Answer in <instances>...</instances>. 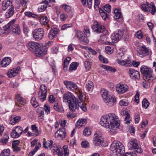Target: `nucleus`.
I'll use <instances>...</instances> for the list:
<instances>
[{"mask_svg":"<svg viewBox=\"0 0 156 156\" xmlns=\"http://www.w3.org/2000/svg\"><path fill=\"white\" fill-rule=\"evenodd\" d=\"M118 118L113 113H109L108 115L102 116L100 122L104 127L108 129V132L111 135L116 134L117 129L119 125Z\"/></svg>","mask_w":156,"mask_h":156,"instance_id":"nucleus-1","label":"nucleus"},{"mask_svg":"<svg viewBox=\"0 0 156 156\" xmlns=\"http://www.w3.org/2000/svg\"><path fill=\"white\" fill-rule=\"evenodd\" d=\"M27 46L30 51H35L37 56H43L46 53L47 51L46 47L41 45L38 43L34 42H31L28 43Z\"/></svg>","mask_w":156,"mask_h":156,"instance_id":"nucleus-2","label":"nucleus"},{"mask_svg":"<svg viewBox=\"0 0 156 156\" xmlns=\"http://www.w3.org/2000/svg\"><path fill=\"white\" fill-rule=\"evenodd\" d=\"M110 149L115 156H121L124 151V147L122 143L115 140L111 144Z\"/></svg>","mask_w":156,"mask_h":156,"instance_id":"nucleus-3","label":"nucleus"},{"mask_svg":"<svg viewBox=\"0 0 156 156\" xmlns=\"http://www.w3.org/2000/svg\"><path fill=\"white\" fill-rule=\"evenodd\" d=\"M78 99L77 100V101L74 105L73 106H70V110L73 112L76 109H78L80 107L83 111L86 112L87 111V108L86 107V104L83 101L82 98V94H80L79 92L78 94Z\"/></svg>","mask_w":156,"mask_h":156,"instance_id":"nucleus-4","label":"nucleus"},{"mask_svg":"<svg viewBox=\"0 0 156 156\" xmlns=\"http://www.w3.org/2000/svg\"><path fill=\"white\" fill-rule=\"evenodd\" d=\"M15 22V20H13L3 27L2 30L4 31L5 33H7L10 31L15 34H19L20 32V27L17 24L14 25Z\"/></svg>","mask_w":156,"mask_h":156,"instance_id":"nucleus-5","label":"nucleus"},{"mask_svg":"<svg viewBox=\"0 0 156 156\" xmlns=\"http://www.w3.org/2000/svg\"><path fill=\"white\" fill-rule=\"evenodd\" d=\"M140 71L143 75L144 80L151 81L154 79V77L152 75L151 69L148 67L142 66L140 68Z\"/></svg>","mask_w":156,"mask_h":156,"instance_id":"nucleus-6","label":"nucleus"},{"mask_svg":"<svg viewBox=\"0 0 156 156\" xmlns=\"http://www.w3.org/2000/svg\"><path fill=\"white\" fill-rule=\"evenodd\" d=\"M63 101L64 102L69 104V108L70 109V106H73L74 105L78 99L76 98L71 93L65 94L63 96Z\"/></svg>","mask_w":156,"mask_h":156,"instance_id":"nucleus-7","label":"nucleus"},{"mask_svg":"<svg viewBox=\"0 0 156 156\" xmlns=\"http://www.w3.org/2000/svg\"><path fill=\"white\" fill-rule=\"evenodd\" d=\"M64 84L66 86L67 89L75 91L78 95L79 92L80 94H82L80 90L78 89L77 85L75 83L72 81L65 80L64 82Z\"/></svg>","mask_w":156,"mask_h":156,"instance_id":"nucleus-8","label":"nucleus"},{"mask_svg":"<svg viewBox=\"0 0 156 156\" xmlns=\"http://www.w3.org/2000/svg\"><path fill=\"white\" fill-rule=\"evenodd\" d=\"M128 146L130 150H133L138 153H141L142 151L138 145V142L135 139H132L128 143Z\"/></svg>","mask_w":156,"mask_h":156,"instance_id":"nucleus-9","label":"nucleus"},{"mask_svg":"<svg viewBox=\"0 0 156 156\" xmlns=\"http://www.w3.org/2000/svg\"><path fill=\"white\" fill-rule=\"evenodd\" d=\"M93 31L97 33H102L104 35H106L108 33V31L106 30H103L105 27L99 24L98 21H96L94 22V25L92 26Z\"/></svg>","mask_w":156,"mask_h":156,"instance_id":"nucleus-10","label":"nucleus"},{"mask_svg":"<svg viewBox=\"0 0 156 156\" xmlns=\"http://www.w3.org/2000/svg\"><path fill=\"white\" fill-rule=\"evenodd\" d=\"M47 93V87L44 84L41 85L38 95V98L41 101L43 102L46 100Z\"/></svg>","mask_w":156,"mask_h":156,"instance_id":"nucleus-11","label":"nucleus"},{"mask_svg":"<svg viewBox=\"0 0 156 156\" xmlns=\"http://www.w3.org/2000/svg\"><path fill=\"white\" fill-rule=\"evenodd\" d=\"M48 147L55 154H57L58 156H63V153L60 151L58 145L55 144H53L52 140L50 141Z\"/></svg>","mask_w":156,"mask_h":156,"instance_id":"nucleus-12","label":"nucleus"},{"mask_svg":"<svg viewBox=\"0 0 156 156\" xmlns=\"http://www.w3.org/2000/svg\"><path fill=\"white\" fill-rule=\"evenodd\" d=\"M104 143L102 134L99 132L95 133L94 137V143L96 146H100Z\"/></svg>","mask_w":156,"mask_h":156,"instance_id":"nucleus-13","label":"nucleus"},{"mask_svg":"<svg viewBox=\"0 0 156 156\" xmlns=\"http://www.w3.org/2000/svg\"><path fill=\"white\" fill-rule=\"evenodd\" d=\"M44 34V29L42 28L36 29L33 32V37L37 40H41Z\"/></svg>","mask_w":156,"mask_h":156,"instance_id":"nucleus-14","label":"nucleus"},{"mask_svg":"<svg viewBox=\"0 0 156 156\" xmlns=\"http://www.w3.org/2000/svg\"><path fill=\"white\" fill-rule=\"evenodd\" d=\"M23 131L22 128L19 126H16L12 129V131L11 134L12 137L17 138L22 134Z\"/></svg>","mask_w":156,"mask_h":156,"instance_id":"nucleus-15","label":"nucleus"},{"mask_svg":"<svg viewBox=\"0 0 156 156\" xmlns=\"http://www.w3.org/2000/svg\"><path fill=\"white\" fill-rule=\"evenodd\" d=\"M150 52V50L144 45L139 47L137 49V55L140 57L148 55Z\"/></svg>","mask_w":156,"mask_h":156,"instance_id":"nucleus-16","label":"nucleus"},{"mask_svg":"<svg viewBox=\"0 0 156 156\" xmlns=\"http://www.w3.org/2000/svg\"><path fill=\"white\" fill-rule=\"evenodd\" d=\"M129 88V87L126 84L119 83L117 84L116 90L118 93L121 94L127 91Z\"/></svg>","mask_w":156,"mask_h":156,"instance_id":"nucleus-17","label":"nucleus"},{"mask_svg":"<svg viewBox=\"0 0 156 156\" xmlns=\"http://www.w3.org/2000/svg\"><path fill=\"white\" fill-rule=\"evenodd\" d=\"M106 105L109 107H112L116 104V100L115 97L110 96L103 100Z\"/></svg>","mask_w":156,"mask_h":156,"instance_id":"nucleus-18","label":"nucleus"},{"mask_svg":"<svg viewBox=\"0 0 156 156\" xmlns=\"http://www.w3.org/2000/svg\"><path fill=\"white\" fill-rule=\"evenodd\" d=\"M128 73L130 77L133 80H138L140 78V74L139 72L134 69H129L128 70Z\"/></svg>","mask_w":156,"mask_h":156,"instance_id":"nucleus-19","label":"nucleus"},{"mask_svg":"<svg viewBox=\"0 0 156 156\" xmlns=\"http://www.w3.org/2000/svg\"><path fill=\"white\" fill-rule=\"evenodd\" d=\"M123 35V32L119 30L115 32L112 35L111 39L113 42H117L122 37Z\"/></svg>","mask_w":156,"mask_h":156,"instance_id":"nucleus-20","label":"nucleus"},{"mask_svg":"<svg viewBox=\"0 0 156 156\" xmlns=\"http://www.w3.org/2000/svg\"><path fill=\"white\" fill-rule=\"evenodd\" d=\"M55 135L57 138L60 139H64L66 136V132L65 129L62 128L57 131L55 133Z\"/></svg>","mask_w":156,"mask_h":156,"instance_id":"nucleus-21","label":"nucleus"},{"mask_svg":"<svg viewBox=\"0 0 156 156\" xmlns=\"http://www.w3.org/2000/svg\"><path fill=\"white\" fill-rule=\"evenodd\" d=\"M20 69V68L18 67L9 70L7 73L8 77L11 78L16 76L18 74Z\"/></svg>","mask_w":156,"mask_h":156,"instance_id":"nucleus-22","label":"nucleus"},{"mask_svg":"<svg viewBox=\"0 0 156 156\" xmlns=\"http://www.w3.org/2000/svg\"><path fill=\"white\" fill-rule=\"evenodd\" d=\"M58 32V30L56 28H51L48 34V37L50 39H53Z\"/></svg>","mask_w":156,"mask_h":156,"instance_id":"nucleus-23","label":"nucleus"},{"mask_svg":"<svg viewBox=\"0 0 156 156\" xmlns=\"http://www.w3.org/2000/svg\"><path fill=\"white\" fill-rule=\"evenodd\" d=\"M11 62L10 58L8 57H5L1 62V65L2 67H6L9 65Z\"/></svg>","mask_w":156,"mask_h":156,"instance_id":"nucleus-24","label":"nucleus"},{"mask_svg":"<svg viewBox=\"0 0 156 156\" xmlns=\"http://www.w3.org/2000/svg\"><path fill=\"white\" fill-rule=\"evenodd\" d=\"M62 7L66 12L69 14L71 17L73 16L74 14V12L70 6L65 4L63 5Z\"/></svg>","mask_w":156,"mask_h":156,"instance_id":"nucleus-25","label":"nucleus"},{"mask_svg":"<svg viewBox=\"0 0 156 156\" xmlns=\"http://www.w3.org/2000/svg\"><path fill=\"white\" fill-rule=\"evenodd\" d=\"M12 5V2L9 0H5L2 3V8L3 10H5L8 8H10Z\"/></svg>","mask_w":156,"mask_h":156,"instance_id":"nucleus-26","label":"nucleus"},{"mask_svg":"<svg viewBox=\"0 0 156 156\" xmlns=\"http://www.w3.org/2000/svg\"><path fill=\"white\" fill-rule=\"evenodd\" d=\"M101 94L103 99V100L111 95L109 94L108 91L104 88L101 89Z\"/></svg>","mask_w":156,"mask_h":156,"instance_id":"nucleus-27","label":"nucleus"},{"mask_svg":"<svg viewBox=\"0 0 156 156\" xmlns=\"http://www.w3.org/2000/svg\"><path fill=\"white\" fill-rule=\"evenodd\" d=\"M94 87V83L92 81H88L87 83L86 88L87 91L91 92L93 90Z\"/></svg>","mask_w":156,"mask_h":156,"instance_id":"nucleus-28","label":"nucleus"},{"mask_svg":"<svg viewBox=\"0 0 156 156\" xmlns=\"http://www.w3.org/2000/svg\"><path fill=\"white\" fill-rule=\"evenodd\" d=\"M37 112L38 116L40 117V120L41 121H42L43 120V117L44 114L43 108H39L37 109Z\"/></svg>","mask_w":156,"mask_h":156,"instance_id":"nucleus-29","label":"nucleus"},{"mask_svg":"<svg viewBox=\"0 0 156 156\" xmlns=\"http://www.w3.org/2000/svg\"><path fill=\"white\" fill-rule=\"evenodd\" d=\"M115 16L114 18L116 19H122V15L120 12V10L118 9H115L114 10Z\"/></svg>","mask_w":156,"mask_h":156,"instance_id":"nucleus-30","label":"nucleus"},{"mask_svg":"<svg viewBox=\"0 0 156 156\" xmlns=\"http://www.w3.org/2000/svg\"><path fill=\"white\" fill-rule=\"evenodd\" d=\"M92 0H81L82 4L83 6L91 9L92 6Z\"/></svg>","mask_w":156,"mask_h":156,"instance_id":"nucleus-31","label":"nucleus"},{"mask_svg":"<svg viewBox=\"0 0 156 156\" xmlns=\"http://www.w3.org/2000/svg\"><path fill=\"white\" fill-rule=\"evenodd\" d=\"M14 11L13 6H10V8L9 10L5 14V16L7 18H9L11 17L13 14Z\"/></svg>","mask_w":156,"mask_h":156,"instance_id":"nucleus-32","label":"nucleus"},{"mask_svg":"<svg viewBox=\"0 0 156 156\" xmlns=\"http://www.w3.org/2000/svg\"><path fill=\"white\" fill-rule=\"evenodd\" d=\"M40 18V21L41 24L45 25H47L48 23V20L47 16H42L40 17V16L38 17Z\"/></svg>","mask_w":156,"mask_h":156,"instance_id":"nucleus-33","label":"nucleus"},{"mask_svg":"<svg viewBox=\"0 0 156 156\" xmlns=\"http://www.w3.org/2000/svg\"><path fill=\"white\" fill-rule=\"evenodd\" d=\"M87 123V120L85 119H79L76 122L77 126L81 127L85 126Z\"/></svg>","mask_w":156,"mask_h":156,"instance_id":"nucleus-34","label":"nucleus"},{"mask_svg":"<svg viewBox=\"0 0 156 156\" xmlns=\"http://www.w3.org/2000/svg\"><path fill=\"white\" fill-rule=\"evenodd\" d=\"M117 62L118 63L122 66H129L130 63V61L129 60H118Z\"/></svg>","mask_w":156,"mask_h":156,"instance_id":"nucleus-35","label":"nucleus"},{"mask_svg":"<svg viewBox=\"0 0 156 156\" xmlns=\"http://www.w3.org/2000/svg\"><path fill=\"white\" fill-rule=\"evenodd\" d=\"M100 66L103 69L107 71L114 72L115 71V69L112 68V67L110 66L104 65H101Z\"/></svg>","mask_w":156,"mask_h":156,"instance_id":"nucleus-36","label":"nucleus"},{"mask_svg":"<svg viewBox=\"0 0 156 156\" xmlns=\"http://www.w3.org/2000/svg\"><path fill=\"white\" fill-rule=\"evenodd\" d=\"M12 119L11 120V124H13L12 123L15 124L18 122L21 119V117L19 116H16L13 115L11 117Z\"/></svg>","mask_w":156,"mask_h":156,"instance_id":"nucleus-37","label":"nucleus"},{"mask_svg":"<svg viewBox=\"0 0 156 156\" xmlns=\"http://www.w3.org/2000/svg\"><path fill=\"white\" fill-rule=\"evenodd\" d=\"M78 66V64L76 62L72 63L70 65V67L69 69V71H72L76 69Z\"/></svg>","mask_w":156,"mask_h":156,"instance_id":"nucleus-38","label":"nucleus"},{"mask_svg":"<svg viewBox=\"0 0 156 156\" xmlns=\"http://www.w3.org/2000/svg\"><path fill=\"white\" fill-rule=\"evenodd\" d=\"M9 139L8 134H5L4 135V137L1 139L0 142L3 144H5L8 142Z\"/></svg>","mask_w":156,"mask_h":156,"instance_id":"nucleus-39","label":"nucleus"},{"mask_svg":"<svg viewBox=\"0 0 156 156\" xmlns=\"http://www.w3.org/2000/svg\"><path fill=\"white\" fill-rule=\"evenodd\" d=\"M41 146V144L40 143H38V145L36 146L34 150L32 151L29 153L28 154L29 156H33V155L35 154V152H36L38 150Z\"/></svg>","mask_w":156,"mask_h":156,"instance_id":"nucleus-40","label":"nucleus"},{"mask_svg":"<svg viewBox=\"0 0 156 156\" xmlns=\"http://www.w3.org/2000/svg\"><path fill=\"white\" fill-rule=\"evenodd\" d=\"M16 97L18 101L19 102L21 105H25L26 104V101L20 94H17L16 95Z\"/></svg>","mask_w":156,"mask_h":156,"instance_id":"nucleus-41","label":"nucleus"},{"mask_svg":"<svg viewBox=\"0 0 156 156\" xmlns=\"http://www.w3.org/2000/svg\"><path fill=\"white\" fill-rule=\"evenodd\" d=\"M71 60V58L69 57H68L66 58L64 61V67L63 69L64 70H65V69L66 68V69H67V67L68 66L69 62Z\"/></svg>","mask_w":156,"mask_h":156,"instance_id":"nucleus-42","label":"nucleus"},{"mask_svg":"<svg viewBox=\"0 0 156 156\" xmlns=\"http://www.w3.org/2000/svg\"><path fill=\"white\" fill-rule=\"evenodd\" d=\"M30 102L32 105L35 108H37L38 106V103L36 101L35 97H33L31 99Z\"/></svg>","mask_w":156,"mask_h":156,"instance_id":"nucleus-43","label":"nucleus"},{"mask_svg":"<svg viewBox=\"0 0 156 156\" xmlns=\"http://www.w3.org/2000/svg\"><path fill=\"white\" fill-rule=\"evenodd\" d=\"M54 109L58 112H61L63 110L62 106L58 104V103H55L54 107Z\"/></svg>","mask_w":156,"mask_h":156,"instance_id":"nucleus-44","label":"nucleus"},{"mask_svg":"<svg viewBox=\"0 0 156 156\" xmlns=\"http://www.w3.org/2000/svg\"><path fill=\"white\" fill-rule=\"evenodd\" d=\"M145 80V81L143 83V86L145 88L147 89L150 87L151 83L153 81H149L146 80Z\"/></svg>","mask_w":156,"mask_h":156,"instance_id":"nucleus-45","label":"nucleus"},{"mask_svg":"<svg viewBox=\"0 0 156 156\" xmlns=\"http://www.w3.org/2000/svg\"><path fill=\"white\" fill-rule=\"evenodd\" d=\"M99 12L100 13L101 16L103 19L105 20L108 17V14L105 13L102 9H99Z\"/></svg>","mask_w":156,"mask_h":156,"instance_id":"nucleus-46","label":"nucleus"},{"mask_svg":"<svg viewBox=\"0 0 156 156\" xmlns=\"http://www.w3.org/2000/svg\"><path fill=\"white\" fill-rule=\"evenodd\" d=\"M83 36H84V35L82 31L78 30H76L75 36L78 38L79 40Z\"/></svg>","mask_w":156,"mask_h":156,"instance_id":"nucleus-47","label":"nucleus"},{"mask_svg":"<svg viewBox=\"0 0 156 156\" xmlns=\"http://www.w3.org/2000/svg\"><path fill=\"white\" fill-rule=\"evenodd\" d=\"M149 105V103L148 101L146 98L143 99L142 101V107L145 108H147Z\"/></svg>","mask_w":156,"mask_h":156,"instance_id":"nucleus-48","label":"nucleus"},{"mask_svg":"<svg viewBox=\"0 0 156 156\" xmlns=\"http://www.w3.org/2000/svg\"><path fill=\"white\" fill-rule=\"evenodd\" d=\"M63 149L64 150V156H69V150L68 147L66 146H64L63 147Z\"/></svg>","mask_w":156,"mask_h":156,"instance_id":"nucleus-49","label":"nucleus"},{"mask_svg":"<svg viewBox=\"0 0 156 156\" xmlns=\"http://www.w3.org/2000/svg\"><path fill=\"white\" fill-rule=\"evenodd\" d=\"M9 149L4 150L2 151L0 156H8L9 155Z\"/></svg>","mask_w":156,"mask_h":156,"instance_id":"nucleus-50","label":"nucleus"},{"mask_svg":"<svg viewBox=\"0 0 156 156\" xmlns=\"http://www.w3.org/2000/svg\"><path fill=\"white\" fill-rule=\"evenodd\" d=\"M83 134L86 136H88L90 135L91 131L89 128L86 127L83 130Z\"/></svg>","mask_w":156,"mask_h":156,"instance_id":"nucleus-51","label":"nucleus"},{"mask_svg":"<svg viewBox=\"0 0 156 156\" xmlns=\"http://www.w3.org/2000/svg\"><path fill=\"white\" fill-rule=\"evenodd\" d=\"M73 26V25L71 24H66L63 25L61 27V30H64L67 29L68 28L71 27Z\"/></svg>","mask_w":156,"mask_h":156,"instance_id":"nucleus-52","label":"nucleus"},{"mask_svg":"<svg viewBox=\"0 0 156 156\" xmlns=\"http://www.w3.org/2000/svg\"><path fill=\"white\" fill-rule=\"evenodd\" d=\"M25 14L27 16L34 18H37V16L32 13L31 12H25Z\"/></svg>","mask_w":156,"mask_h":156,"instance_id":"nucleus-53","label":"nucleus"},{"mask_svg":"<svg viewBox=\"0 0 156 156\" xmlns=\"http://www.w3.org/2000/svg\"><path fill=\"white\" fill-rule=\"evenodd\" d=\"M80 42L82 44L87 43L88 42V40L87 37L83 36L79 40Z\"/></svg>","mask_w":156,"mask_h":156,"instance_id":"nucleus-54","label":"nucleus"},{"mask_svg":"<svg viewBox=\"0 0 156 156\" xmlns=\"http://www.w3.org/2000/svg\"><path fill=\"white\" fill-rule=\"evenodd\" d=\"M99 58L101 62L103 63H107L108 62V60L107 59L105 58L101 55L99 56Z\"/></svg>","mask_w":156,"mask_h":156,"instance_id":"nucleus-55","label":"nucleus"},{"mask_svg":"<svg viewBox=\"0 0 156 156\" xmlns=\"http://www.w3.org/2000/svg\"><path fill=\"white\" fill-rule=\"evenodd\" d=\"M111 6L107 4L104 6V10L108 13L111 12Z\"/></svg>","mask_w":156,"mask_h":156,"instance_id":"nucleus-56","label":"nucleus"},{"mask_svg":"<svg viewBox=\"0 0 156 156\" xmlns=\"http://www.w3.org/2000/svg\"><path fill=\"white\" fill-rule=\"evenodd\" d=\"M129 103L127 100H121L119 102V105L121 106H126L128 105Z\"/></svg>","mask_w":156,"mask_h":156,"instance_id":"nucleus-57","label":"nucleus"},{"mask_svg":"<svg viewBox=\"0 0 156 156\" xmlns=\"http://www.w3.org/2000/svg\"><path fill=\"white\" fill-rule=\"evenodd\" d=\"M85 66L88 70H89L91 68V64L90 62L87 61H86L84 62Z\"/></svg>","mask_w":156,"mask_h":156,"instance_id":"nucleus-58","label":"nucleus"},{"mask_svg":"<svg viewBox=\"0 0 156 156\" xmlns=\"http://www.w3.org/2000/svg\"><path fill=\"white\" fill-rule=\"evenodd\" d=\"M105 51L108 54H111L113 52V49L110 47L106 46L105 48Z\"/></svg>","mask_w":156,"mask_h":156,"instance_id":"nucleus-59","label":"nucleus"},{"mask_svg":"<svg viewBox=\"0 0 156 156\" xmlns=\"http://www.w3.org/2000/svg\"><path fill=\"white\" fill-rule=\"evenodd\" d=\"M136 36L139 39H142L143 37V34L140 31H137L136 34Z\"/></svg>","mask_w":156,"mask_h":156,"instance_id":"nucleus-60","label":"nucleus"},{"mask_svg":"<svg viewBox=\"0 0 156 156\" xmlns=\"http://www.w3.org/2000/svg\"><path fill=\"white\" fill-rule=\"evenodd\" d=\"M146 3L148 10L149 9H152V8H153V7L155 6L154 2H151L150 3H149L148 2H146Z\"/></svg>","mask_w":156,"mask_h":156,"instance_id":"nucleus-61","label":"nucleus"},{"mask_svg":"<svg viewBox=\"0 0 156 156\" xmlns=\"http://www.w3.org/2000/svg\"><path fill=\"white\" fill-rule=\"evenodd\" d=\"M43 108L44 110H45V112L47 113V114H48L50 112V108L48 105H44Z\"/></svg>","mask_w":156,"mask_h":156,"instance_id":"nucleus-62","label":"nucleus"},{"mask_svg":"<svg viewBox=\"0 0 156 156\" xmlns=\"http://www.w3.org/2000/svg\"><path fill=\"white\" fill-rule=\"evenodd\" d=\"M32 129L34 131L35 134L37 135L39 134V132L37 129V127L35 125H32L31 126Z\"/></svg>","mask_w":156,"mask_h":156,"instance_id":"nucleus-63","label":"nucleus"},{"mask_svg":"<svg viewBox=\"0 0 156 156\" xmlns=\"http://www.w3.org/2000/svg\"><path fill=\"white\" fill-rule=\"evenodd\" d=\"M152 15H154L156 12V8L155 6L153 7L152 8V9H149L148 10Z\"/></svg>","mask_w":156,"mask_h":156,"instance_id":"nucleus-64","label":"nucleus"}]
</instances>
